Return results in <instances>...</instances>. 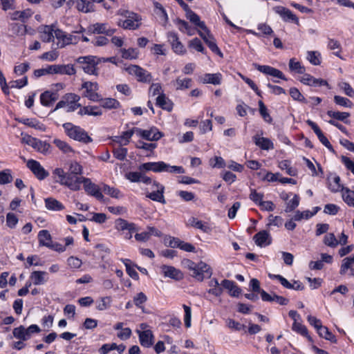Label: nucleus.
<instances>
[{"label":"nucleus","mask_w":354,"mask_h":354,"mask_svg":"<svg viewBox=\"0 0 354 354\" xmlns=\"http://www.w3.org/2000/svg\"><path fill=\"white\" fill-rule=\"evenodd\" d=\"M54 34L58 40L57 46L59 48H64L66 45L71 44H77L79 40V38L77 36L66 35L64 31L59 29L55 30Z\"/></svg>","instance_id":"f8f14e48"},{"label":"nucleus","mask_w":354,"mask_h":354,"mask_svg":"<svg viewBox=\"0 0 354 354\" xmlns=\"http://www.w3.org/2000/svg\"><path fill=\"white\" fill-rule=\"evenodd\" d=\"M188 224L192 227L201 230L204 232H208L210 230L207 225H205L201 221L198 220L195 217H191L188 220Z\"/></svg>","instance_id":"ea45409f"},{"label":"nucleus","mask_w":354,"mask_h":354,"mask_svg":"<svg viewBox=\"0 0 354 354\" xmlns=\"http://www.w3.org/2000/svg\"><path fill=\"white\" fill-rule=\"evenodd\" d=\"M255 243L260 247H264L271 243V238L268 232L262 230L254 236Z\"/></svg>","instance_id":"aec40b11"},{"label":"nucleus","mask_w":354,"mask_h":354,"mask_svg":"<svg viewBox=\"0 0 354 354\" xmlns=\"http://www.w3.org/2000/svg\"><path fill=\"white\" fill-rule=\"evenodd\" d=\"M122 57L126 59H133L138 57V51L136 48H130L129 49L122 48L120 50Z\"/></svg>","instance_id":"de8ad7c7"},{"label":"nucleus","mask_w":354,"mask_h":354,"mask_svg":"<svg viewBox=\"0 0 354 354\" xmlns=\"http://www.w3.org/2000/svg\"><path fill=\"white\" fill-rule=\"evenodd\" d=\"M153 335L150 330H146L142 332H139V339L140 344L142 346L149 348L152 346L153 341Z\"/></svg>","instance_id":"a878e982"},{"label":"nucleus","mask_w":354,"mask_h":354,"mask_svg":"<svg viewBox=\"0 0 354 354\" xmlns=\"http://www.w3.org/2000/svg\"><path fill=\"white\" fill-rule=\"evenodd\" d=\"M324 243L331 248H335L338 245V241L333 233H329L324 236Z\"/></svg>","instance_id":"bf43d9fd"},{"label":"nucleus","mask_w":354,"mask_h":354,"mask_svg":"<svg viewBox=\"0 0 354 354\" xmlns=\"http://www.w3.org/2000/svg\"><path fill=\"white\" fill-rule=\"evenodd\" d=\"M116 15L125 18L124 19H119L118 21V25L124 29L136 30L141 25L142 17L140 15L125 8H120L117 11Z\"/></svg>","instance_id":"f03ea898"},{"label":"nucleus","mask_w":354,"mask_h":354,"mask_svg":"<svg viewBox=\"0 0 354 354\" xmlns=\"http://www.w3.org/2000/svg\"><path fill=\"white\" fill-rule=\"evenodd\" d=\"M222 75L220 73H205L200 77V82L203 84H211L213 85H220L222 82Z\"/></svg>","instance_id":"a211bd4d"},{"label":"nucleus","mask_w":354,"mask_h":354,"mask_svg":"<svg viewBox=\"0 0 354 354\" xmlns=\"http://www.w3.org/2000/svg\"><path fill=\"white\" fill-rule=\"evenodd\" d=\"M289 68L290 71H295L299 74H303L305 72V68L301 66L299 62L295 61L294 58L290 59Z\"/></svg>","instance_id":"8fccbe9b"},{"label":"nucleus","mask_w":354,"mask_h":354,"mask_svg":"<svg viewBox=\"0 0 354 354\" xmlns=\"http://www.w3.org/2000/svg\"><path fill=\"white\" fill-rule=\"evenodd\" d=\"M192 82V80L191 78L182 79L180 77H178L174 82V86L178 90H184L191 87Z\"/></svg>","instance_id":"79ce46f5"},{"label":"nucleus","mask_w":354,"mask_h":354,"mask_svg":"<svg viewBox=\"0 0 354 354\" xmlns=\"http://www.w3.org/2000/svg\"><path fill=\"white\" fill-rule=\"evenodd\" d=\"M38 239L40 245L48 247L52 243V236L46 230H42L38 233Z\"/></svg>","instance_id":"2f4dec72"},{"label":"nucleus","mask_w":354,"mask_h":354,"mask_svg":"<svg viewBox=\"0 0 354 354\" xmlns=\"http://www.w3.org/2000/svg\"><path fill=\"white\" fill-rule=\"evenodd\" d=\"M41 104L44 106H50L53 104L52 100L50 98V91H45L40 95Z\"/></svg>","instance_id":"69168bd1"},{"label":"nucleus","mask_w":354,"mask_h":354,"mask_svg":"<svg viewBox=\"0 0 354 354\" xmlns=\"http://www.w3.org/2000/svg\"><path fill=\"white\" fill-rule=\"evenodd\" d=\"M77 62L80 64L84 73L96 76L98 75L97 65L101 64L99 57L93 55L80 57L77 58Z\"/></svg>","instance_id":"0eeeda50"},{"label":"nucleus","mask_w":354,"mask_h":354,"mask_svg":"<svg viewBox=\"0 0 354 354\" xmlns=\"http://www.w3.org/2000/svg\"><path fill=\"white\" fill-rule=\"evenodd\" d=\"M134 133H136L135 128L131 130L124 131L122 133L121 136L115 137L114 141L118 142L120 146L127 145L129 142V140Z\"/></svg>","instance_id":"f704fd0d"},{"label":"nucleus","mask_w":354,"mask_h":354,"mask_svg":"<svg viewBox=\"0 0 354 354\" xmlns=\"http://www.w3.org/2000/svg\"><path fill=\"white\" fill-rule=\"evenodd\" d=\"M32 12L30 10L23 11H16L12 15V20H21L24 21L25 19L29 18L32 15Z\"/></svg>","instance_id":"603ef678"},{"label":"nucleus","mask_w":354,"mask_h":354,"mask_svg":"<svg viewBox=\"0 0 354 354\" xmlns=\"http://www.w3.org/2000/svg\"><path fill=\"white\" fill-rule=\"evenodd\" d=\"M161 269L166 277H169L175 280H180L183 278V274L180 270L173 266L163 265Z\"/></svg>","instance_id":"412c9836"},{"label":"nucleus","mask_w":354,"mask_h":354,"mask_svg":"<svg viewBox=\"0 0 354 354\" xmlns=\"http://www.w3.org/2000/svg\"><path fill=\"white\" fill-rule=\"evenodd\" d=\"M319 335L332 342H336V338L328 330L326 326H322L317 330Z\"/></svg>","instance_id":"a18cd8bd"},{"label":"nucleus","mask_w":354,"mask_h":354,"mask_svg":"<svg viewBox=\"0 0 354 354\" xmlns=\"http://www.w3.org/2000/svg\"><path fill=\"white\" fill-rule=\"evenodd\" d=\"M100 102H101V106L107 109H118L120 106V102L114 98L108 97L103 99L102 97V100Z\"/></svg>","instance_id":"4c0bfd02"},{"label":"nucleus","mask_w":354,"mask_h":354,"mask_svg":"<svg viewBox=\"0 0 354 354\" xmlns=\"http://www.w3.org/2000/svg\"><path fill=\"white\" fill-rule=\"evenodd\" d=\"M131 261L129 259L124 260V263L126 267V271L127 274L133 279L138 280L139 276L136 270L130 266Z\"/></svg>","instance_id":"0e129e2a"},{"label":"nucleus","mask_w":354,"mask_h":354,"mask_svg":"<svg viewBox=\"0 0 354 354\" xmlns=\"http://www.w3.org/2000/svg\"><path fill=\"white\" fill-rule=\"evenodd\" d=\"M62 170L63 172L62 176L64 178L66 177L71 178L73 180L76 178H84V177L79 176L82 173V167L76 161H73L69 163V167L68 169V172H65L62 168H56L53 171V175L56 183H58L61 185V182L59 181L62 177H59V175L56 173L57 170Z\"/></svg>","instance_id":"6e6552de"},{"label":"nucleus","mask_w":354,"mask_h":354,"mask_svg":"<svg viewBox=\"0 0 354 354\" xmlns=\"http://www.w3.org/2000/svg\"><path fill=\"white\" fill-rule=\"evenodd\" d=\"M135 131L137 135L149 141H158L163 136L162 133L159 131L156 127H151L149 130L135 128Z\"/></svg>","instance_id":"ddd939ff"},{"label":"nucleus","mask_w":354,"mask_h":354,"mask_svg":"<svg viewBox=\"0 0 354 354\" xmlns=\"http://www.w3.org/2000/svg\"><path fill=\"white\" fill-rule=\"evenodd\" d=\"M301 82L308 86H328V82L322 79H316L309 74H304L301 80Z\"/></svg>","instance_id":"4be33fe9"},{"label":"nucleus","mask_w":354,"mask_h":354,"mask_svg":"<svg viewBox=\"0 0 354 354\" xmlns=\"http://www.w3.org/2000/svg\"><path fill=\"white\" fill-rule=\"evenodd\" d=\"M273 278L278 279L281 284L288 289L296 290H302L304 289V285L299 281H294L293 283H291L286 278L279 274L273 275Z\"/></svg>","instance_id":"6ab92c4d"},{"label":"nucleus","mask_w":354,"mask_h":354,"mask_svg":"<svg viewBox=\"0 0 354 354\" xmlns=\"http://www.w3.org/2000/svg\"><path fill=\"white\" fill-rule=\"evenodd\" d=\"M48 273L44 271H34L31 273L30 279L35 285L44 284L48 280Z\"/></svg>","instance_id":"c85d7f7f"},{"label":"nucleus","mask_w":354,"mask_h":354,"mask_svg":"<svg viewBox=\"0 0 354 354\" xmlns=\"http://www.w3.org/2000/svg\"><path fill=\"white\" fill-rule=\"evenodd\" d=\"M259 107V113L264 120L265 122L270 124L272 122V118L270 115L268 109L266 106H265L264 103L260 100L258 102Z\"/></svg>","instance_id":"49530a36"},{"label":"nucleus","mask_w":354,"mask_h":354,"mask_svg":"<svg viewBox=\"0 0 354 354\" xmlns=\"http://www.w3.org/2000/svg\"><path fill=\"white\" fill-rule=\"evenodd\" d=\"M53 143L56 145L57 147H58L63 153H69L73 151L71 147L65 141L59 140V139H55L53 140Z\"/></svg>","instance_id":"864d4df0"},{"label":"nucleus","mask_w":354,"mask_h":354,"mask_svg":"<svg viewBox=\"0 0 354 354\" xmlns=\"http://www.w3.org/2000/svg\"><path fill=\"white\" fill-rule=\"evenodd\" d=\"M18 218L17 216L11 212H9L6 215V225L10 228H15L18 223Z\"/></svg>","instance_id":"774afa93"},{"label":"nucleus","mask_w":354,"mask_h":354,"mask_svg":"<svg viewBox=\"0 0 354 354\" xmlns=\"http://www.w3.org/2000/svg\"><path fill=\"white\" fill-rule=\"evenodd\" d=\"M328 187L333 192H342V198L349 206L354 207V192L347 187H344L340 183V178L333 176L328 178Z\"/></svg>","instance_id":"20e7f679"},{"label":"nucleus","mask_w":354,"mask_h":354,"mask_svg":"<svg viewBox=\"0 0 354 354\" xmlns=\"http://www.w3.org/2000/svg\"><path fill=\"white\" fill-rule=\"evenodd\" d=\"M183 264L192 272V277L198 281H202L205 278H210L212 274L209 266L205 262L200 261L196 263L190 259H184Z\"/></svg>","instance_id":"7ed1b4c3"},{"label":"nucleus","mask_w":354,"mask_h":354,"mask_svg":"<svg viewBox=\"0 0 354 354\" xmlns=\"http://www.w3.org/2000/svg\"><path fill=\"white\" fill-rule=\"evenodd\" d=\"M45 204L46 208L50 210L59 211L64 208V205L59 201L53 198H46Z\"/></svg>","instance_id":"c9c22d12"},{"label":"nucleus","mask_w":354,"mask_h":354,"mask_svg":"<svg viewBox=\"0 0 354 354\" xmlns=\"http://www.w3.org/2000/svg\"><path fill=\"white\" fill-rule=\"evenodd\" d=\"M111 301L112 299L111 297H102L100 300L97 301L96 308L99 310H104L110 307Z\"/></svg>","instance_id":"4d7b16f0"},{"label":"nucleus","mask_w":354,"mask_h":354,"mask_svg":"<svg viewBox=\"0 0 354 354\" xmlns=\"http://www.w3.org/2000/svg\"><path fill=\"white\" fill-rule=\"evenodd\" d=\"M307 59L312 64L315 66L319 65L321 63L320 53L317 51H308Z\"/></svg>","instance_id":"052dcab7"},{"label":"nucleus","mask_w":354,"mask_h":354,"mask_svg":"<svg viewBox=\"0 0 354 354\" xmlns=\"http://www.w3.org/2000/svg\"><path fill=\"white\" fill-rule=\"evenodd\" d=\"M9 31L13 35H24L26 34V26L23 24L17 23H12L9 25Z\"/></svg>","instance_id":"c03bdc74"},{"label":"nucleus","mask_w":354,"mask_h":354,"mask_svg":"<svg viewBox=\"0 0 354 354\" xmlns=\"http://www.w3.org/2000/svg\"><path fill=\"white\" fill-rule=\"evenodd\" d=\"M22 142L31 146L37 151L46 153L48 151L50 145L45 141H41L36 138H33L29 135H26L22 138Z\"/></svg>","instance_id":"9b49d317"},{"label":"nucleus","mask_w":354,"mask_h":354,"mask_svg":"<svg viewBox=\"0 0 354 354\" xmlns=\"http://www.w3.org/2000/svg\"><path fill=\"white\" fill-rule=\"evenodd\" d=\"M145 184L149 185L152 183V189L151 192H147L146 197L150 198L151 200L160 203L162 204H165L166 201L164 196L165 192V187L162 184L154 180L152 182L151 179L145 176L142 174L141 181Z\"/></svg>","instance_id":"423d86ee"},{"label":"nucleus","mask_w":354,"mask_h":354,"mask_svg":"<svg viewBox=\"0 0 354 354\" xmlns=\"http://www.w3.org/2000/svg\"><path fill=\"white\" fill-rule=\"evenodd\" d=\"M167 39L176 53L184 54L186 50L183 44L179 41L178 35L174 32L167 33Z\"/></svg>","instance_id":"dca6fc26"},{"label":"nucleus","mask_w":354,"mask_h":354,"mask_svg":"<svg viewBox=\"0 0 354 354\" xmlns=\"http://www.w3.org/2000/svg\"><path fill=\"white\" fill-rule=\"evenodd\" d=\"M327 115L332 118L342 121L346 124L348 123L347 118L350 116L349 113L328 111Z\"/></svg>","instance_id":"58836bf2"},{"label":"nucleus","mask_w":354,"mask_h":354,"mask_svg":"<svg viewBox=\"0 0 354 354\" xmlns=\"http://www.w3.org/2000/svg\"><path fill=\"white\" fill-rule=\"evenodd\" d=\"M186 17L194 25L203 30H207V26L204 21H201L200 17L193 12L192 10L188 9L186 12Z\"/></svg>","instance_id":"b1692460"},{"label":"nucleus","mask_w":354,"mask_h":354,"mask_svg":"<svg viewBox=\"0 0 354 354\" xmlns=\"http://www.w3.org/2000/svg\"><path fill=\"white\" fill-rule=\"evenodd\" d=\"M221 285L224 288L228 290L230 294L233 297H238L241 294V288L233 281L224 279L222 281Z\"/></svg>","instance_id":"bb28decb"},{"label":"nucleus","mask_w":354,"mask_h":354,"mask_svg":"<svg viewBox=\"0 0 354 354\" xmlns=\"http://www.w3.org/2000/svg\"><path fill=\"white\" fill-rule=\"evenodd\" d=\"M299 204V197L297 194L294 195V197L286 204L285 209L286 212H290L293 211Z\"/></svg>","instance_id":"680f3d73"},{"label":"nucleus","mask_w":354,"mask_h":354,"mask_svg":"<svg viewBox=\"0 0 354 354\" xmlns=\"http://www.w3.org/2000/svg\"><path fill=\"white\" fill-rule=\"evenodd\" d=\"M227 326L234 330L236 331H241L244 330L245 333V328L246 326L243 324H240L239 322L232 319H228L226 322Z\"/></svg>","instance_id":"13d9d810"},{"label":"nucleus","mask_w":354,"mask_h":354,"mask_svg":"<svg viewBox=\"0 0 354 354\" xmlns=\"http://www.w3.org/2000/svg\"><path fill=\"white\" fill-rule=\"evenodd\" d=\"M338 86L340 89L344 91L346 95L349 97L354 96V90L348 83L346 82H342L338 84Z\"/></svg>","instance_id":"338daca9"},{"label":"nucleus","mask_w":354,"mask_h":354,"mask_svg":"<svg viewBox=\"0 0 354 354\" xmlns=\"http://www.w3.org/2000/svg\"><path fill=\"white\" fill-rule=\"evenodd\" d=\"M91 31L94 34H105L108 36H111L115 33V30L108 28L106 24L96 23L91 28Z\"/></svg>","instance_id":"393cba45"},{"label":"nucleus","mask_w":354,"mask_h":354,"mask_svg":"<svg viewBox=\"0 0 354 354\" xmlns=\"http://www.w3.org/2000/svg\"><path fill=\"white\" fill-rule=\"evenodd\" d=\"M56 173L59 177H62L59 180L61 185L68 187L70 189L73 191L79 190L80 189V185L83 183L84 189L88 194L95 197L99 201H102L104 198V196L100 192L99 187L93 183L89 178H84L73 180L69 177L64 178V177L62 176L63 172L62 170L58 169Z\"/></svg>","instance_id":"f257e3e1"},{"label":"nucleus","mask_w":354,"mask_h":354,"mask_svg":"<svg viewBox=\"0 0 354 354\" xmlns=\"http://www.w3.org/2000/svg\"><path fill=\"white\" fill-rule=\"evenodd\" d=\"M75 69L71 65H57V74L73 75Z\"/></svg>","instance_id":"6e6d98bb"},{"label":"nucleus","mask_w":354,"mask_h":354,"mask_svg":"<svg viewBox=\"0 0 354 354\" xmlns=\"http://www.w3.org/2000/svg\"><path fill=\"white\" fill-rule=\"evenodd\" d=\"M147 300V297L146 295L142 292L138 293L133 297V304L139 308L142 309V312H145L144 307L142 304L145 303Z\"/></svg>","instance_id":"3c124183"},{"label":"nucleus","mask_w":354,"mask_h":354,"mask_svg":"<svg viewBox=\"0 0 354 354\" xmlns=\"http://www.w3.org/2000/svg\"><path fill=\"white\" fill-rule=\"evenodd\" d=\"M156 104L162 109L171 111L172 109V102L165 94L158 95L156 98Z\"/></svg>","instance_id":"72a5a7b5"},{"label":"nucleus","mask_w":354,"mask_h":354,"mask_svg":"<svg viewBox=\"0 0 354 354\" xmlns=\"http://www.w3.org/2000/svg\"><path fill=\"white\" fill-rule=\"evenodd\" d=\"M154 12L156 15L160 18V19L163 22V25H165L168 21V16L166 12V10L163 8V6L158 2H154Z\"/></svg>","instance_id":"473e14b6"},{"label":"nucleus","mask_w":354,"mask_h":354,"mask_svg":"<svg viewBox=\"0 0 354 354\" xmlns=\"http://www.w3.org/2000/svg\"><path fill=\"white\" fill-rule=\"evenodd\" d=\"M79 115H88L93 116H99L102 114V111L100 109V107L97 106H86L83 108L80 109L78 112Z\"/></svg>","instance_id":"c756f323"},{"label":"nucleus","mask_w":354,"mask_h":354,"mask_svg":"<svg viewBox=\"0 0 354 354\" xmlns=\"http://www.w3.org/2000/svg\"><path fill=\"white\" fill-rule=\"evenodd\" d=\"M334 102L336 104L344 107H351L353 106V103L350 100L339 95H335Z\"/></svg>","instance_id":"e2e57ef3"},{"label":"nucleus","mask_w":354,"mask_h":354,"mask_svg":"<svg viewBox=\"0 0 354 354\" xmlns=\"http://www.w3.org/2000/svg\"><path fill=\"white\" fill-rule=\"evenodd\" d=\"M279 167L282 170H286V173L291 176H295L297 175V170L295 168L290 167V162L288 160H282L279 162Z\"/></svg>","instance_id":"09e8293b"},{"label":"nucleus","mask_w":354,"mask_h":354,"mask_svg":"<svg viewBox=\"0 0 354 354\" xmlns=\"http://www.w3.org/2000/svg\"><path fill=\"white\" fill-rule=\"evenodd\" d=\"M76 7L79 11L85 13L91 12L94 10L93 2L86 0H77Z\"/></svg>","instance_id":"7c9ffc66"},{"label":"nucleus","mask_w":354,"mask_h":354,"mask_svg":"<svg viewBox=\"0 0 354 354\" xmlns=\"http://www.w3.org/2000/svg\"><path fill=\"white\" fill-rule=\"evenodd\" d=\"M292 329L297 333L306 337L309 341H313L311 337L308 335L307 328L301 323L294 322Z\"/></svg>","instance_id":"37998d69"},{"label":"nucleus","mask_w":354,"mask_h":354,"mask_svg":"<svg viewBox=\"0 0 354 354\" xmlns=\"http://www.w3.org/2000/svg\"><path fill=\"white\" fill-rule=\"evenodd\" d=\"M306 123L313 129V130L314 131L315 133L318 137L319 141L326 148H328L329 150L333 151L334 150H333V146L331 145V144L330 143L328 140L326 138V137H325V136L324 135V133H322V131H321L319 127L317 126V124L315 122H314L312 120H308L306 121Z\"/></svg>","instance_id":"f3484780"},{"label":"nucleus","mask_w":354,"mask_h":354,"mask_svg":"<svg viewBox=\"0 0 354 354\" xmlns=\"http://www.w3.org/2000/svg\"><path fill=\"white\" fill-rule=\"evenodd\" d=\"M254 142L257 146L260 147L263 150H269L274 149V145L272 141L264 137H259L258 136H254L253 137Z\"/></svg>","instance_id":"cd10ccee"},{"label":"nucleus","mask_w":354,"mask_h":354,"mask_svg":"<svg viewBox=\"0 0 354 354\" xmlns=\"http://www.w3.org/2000/svg\"><path fill=\"white\" fill-rule=\"evenodd\" d=\"M54 31L51 26H46L43 31L41 32V39L44 42H50L53 41L54 37H55Z\"/></svg>","instance_id":"e433bc0d"},{"label":"nucleus","mask_w":354,"mask_h":354,"mask_svg":"<svg viewBox=\"0 0 354 354\" xmlns=\"http://www.w3.org/2000/svg\"><path fill=\"white\" fill-rule=\"evenodd\" d=\"M209 286L211 288L208 290V292L216 296H220L223 292V289L220 286V284L216 279H212L209 281Z\"/></svg>","instance_id":"a19ab883"},{"label":"nucleus","mask_w":354,"mask_h":354,"mask_svg":"<svg viewBox=\"0 0 354 354\" xmlns=\"http://www.w3.org/2000/svg\"><path fill=\"white\" fill-rule=\"evenodd\" d=\"M65 133L71 139L87 144L92 142V138L87 132L79 126L71 122H66L62 125Z\"/></svg>","instance_id":"39448f33"},{"label":"nucleus","mask_w":354,"mask_h":354,"mask_svg":"<svg viewBox=\"0 0 354 354\" xmlns=\"http://www.w3.org/2000/svg\"><path fill=\"white\" fill-rule=\"evenodd\" d=\"M26 165L27 167L40 180L45 179L49 175V173L37 160L30 159L28 160Z\"/></svg>","instance_id":"4468645a"},{"label":"nucleus","mask_w":354,"mask_h":354,"mask_svg":"<svg viewBox=\"0 0 354 354\" xmlns=\"http://www.w3.org/2000/svg\"><path fill=\"white\" fill-rule=\"evenodd\" d=\"M115 228L118 231L124 232L126 230L138 231L136 224L129 223L127 221L119 218L115 221Z\"/></svg>","instance_id":"5701e85b"},{"label":"nucleus","mask_w":354,"mask_h":354,"mask_svg":"<svg viewBox=\"0 0 354 354\" xmlns=\"http://www.w3.org/2000/svg\"><path fill=\"white\" fill-rule=\"evenodd\" d=\"M126 71L129 75L136 76L138 82L150 83L152 81L151 73L138 65H130L126 68Z\"/></svg>","instance_id":"1a4fd4ad"},{"label":"nucleus","mask_w":354,"mask_h":354,"mask_svg":"<svg viewBox=\"0 0 354 354\" xmlns=\"http://www.w3.org/2000/svg\"><path fill=\"white\" fill-rule=\"evenodd\" d=\"M82 88L85 89L84 96L91 101L100 102L102 100V95L97 93L99 86L96 82H84L82 84Z\"/></svg>","instance_id":"9d476101"},{"label":"nucleus","mask_w":354,"mask_h":354,"mask_svg":"<svg viewBox=\"0 0 354 354\" xmlns=\"http://www.w3.org/2000/svg\"><path fill=\"white\" fill-rule=\"evenodd\" d=\"M274 12L279 15L285 21H292L299 25V21L298 17L292 13L289 9L283 6H276L274 8Z\"/></svg>","instance_id":"2eb2a0df"},{"label":"nucleus","mask_w":354,"mask_h":354,"mask_svg":"<svg viewBox=\"0 0 354 354\" xmlns=\"http://www.w3.org/2000/svg\"><path fill=\"white\" fill-rule=\"evenodd\" d=\"M102 191L113 198H118L120 197V192L119 189L111 187L107 185L104 184L102 187Z\"/></svg>","instance_id":"5fc2aeb1"}]
</instances>
